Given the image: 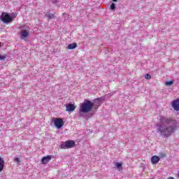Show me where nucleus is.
<instances>
[{
  "label": "nucleus",
  "mask_w": 179,
  "mask_h": 179,
  "mask_svg": "<svg viewBox=\"0 0 179 179\" xmlns=\"http://www.w3.org/2000/svg\"><path fill=\"white\" fill-rule=\"evenodd\" d=\"M94 106V103H93L92 101L85 99L84 102L80 105L79 112L87 114V113L92 111Z\"/></svg>",
  "instance_id": "1"
},
{
  "label": "nucleus",
  "mask_w": 179,
  "mask_h": 179,
  "mask_svg": "<svg viewBox=\"0 0 179 179\" xmlns=\"http://www.w3.org/2000/svg\"><path fill=\"white\" fill-rule=\"evenodd\" d=\"M75 141L73 140H67L64 142H62L59 147L60 149H72L73 148H75Z\"/></svg>",
  "instance_id": "2"
},
{
  "label": "nucleus",
  "mask_w": 179,
  "mask_h": 179,
  "mask_svg": "<svg viewBox=\"0 0 179 179\" xmlns=\"http://www.w3.org/2000/svg\"><path fill=\"white\" fill-rule=\"evenodd\" d=\"M0 20L3 23H12L13 17L9 15V13L3 12L0 16Z\"/></svg>",
  "instance_id": "3"
},
{
  "label": "nucleus",
  "mask_w": 179,
  "mask_h": 179,
  "mask_svg": "<svg viewBox=\"0 0 179 179\" xmlns=\"http://www.w3.org/2000/svg\"><path fill=\"white\" fill-rule=\"evenodd\" d=\"M158 129L159 132L164 133V134H171L174 129H176V125H171L169 127H166L163 125H159L158 127Z\"/></svg>",
  "instance_id": "4"
},
{
  "label": "nucleus",
  "mask_w": 179,
  "mask_h": 179,
  "mask_svg": "<svg viewBox=\"0 0 179 179\" xmlns=\"http://www.w3.org/2000/svg\"><path fill=\"white\" fill-rule=\"evenodd\" d=\"M52 122L57 129L62 128V127H64V120H62V118L56 117L52 120Z\"/></svg>",
  "instance_id": "5"
},
{
  "label": "nucleus",
  "mask_w": 179,
  "mask_h": 179,
  "mask_svg": "<svg viewBox=\"0 0 179 179\" xmlns=\"http://www.w3.org/2000/svg\"><path fill=\"white\" fill-rule=\"evenodd\" d=\"M160 124H176V120H171L170 117H161L160 118Z\"/></svg>",
  "instance_id": "6"
},
{
  "label": "nucleus",
  "mask_w": 179,
  "mask_h": 179,
  "mask_svg": "<svg viewBox=\"0 0 179 179\" xmlns=\"http://www.w3.org/2000/svg\"><path fill=\"white\" fill-rule=\"evenodd\" d=\"M29 31L26 29H22L20 31V36L21 40H24V38H27L29 37Z\"/></svg>",
  "instance_id": "7"
},
{
  "label": "nucleus",
  "mask_w": 179,
  "mask_h": 179,
  "mask_svg": "<svg viewBox=\"0 0 179 179\" xmlns=\"http://www.w3.org/2000/svg\"><path fill=\"white\" fill-rule=\"evenodd\" d=\"M171 106L176 111H179V99H176L173 101L171 103Z\"/></svg>",
  "instance_id": "8"
},
{
  "label": "nucleus",
  "mask_w": 179,
  "mask_h": 179,
  "mask_svg": "<svg viewBox=\"0 0 179 179\" xmlns=\"http://www.w3.org/2000/svg\"><path fill=\"white\" fill-rule=\"evenodd\" d=\"M76 108V106L72 103H67L66 105V111L72 112L75 111V109Z\"/></svg>",
  "instance_id": "9"
},
{
  "label": "nucleus",
  "mask_w": 179,
  "mask_h": 179,
  "mask_svg": "<svg viewBox=\"0 0 179 179\" xmlns=\"http://www.w3.org/2000/svg\"><path fill=\"white\" fill-rule=\"evenodd\" d=\"M160 162V157L157 155H154L151 157V162L152 164H157Z\"/></svg>",
  "instance_id": "10"
},
{
  "label": "nucleus",
  "mask_w": 179,
  "mask_h": 179,
  "mask_svg": "<svg viewBox=\"0 0 179 179\" xmlns=\"http://www.w3.org/2000/svg\"><path fill=\"white\" fill-rule=\"evenodd\" d=\"M52 155H48L46 157H43L41 159L42 164H47L50 160H51Z\"/></svg>",
  "instance_id": "11"
},
{
  "label": "nucleus",
  "mask_w": 179,
  "mask_h": 179,
  "mask_svg": "<svg viewBox=\"0 0 179 179\" xmlns=\"http://www.w3.org/2000/svg\"><path fill=\"white\" fill-rule=\"evenodd\" d=\"M76 47H78V44L76 43H73L69 44L67 46V50H75Z\"/></svg>",
  "instance_id": "12"
},
{
  "label": "nucleus",
  "mask_w": 179,
  "mask_h": 179,
  "mask_svg": "<svg viewBox=\"0 0 179 179\" xmlns=\"http://www.w3.org/2000/svg\"><path fill=\"white\" fill-rule=\"evenodd\" d=\"M5 164V161L0 157V173L3 170V166Z\"/></svg>",
  "instance_id": "13"
},
{
  "label": "nucleus",
  "mask_w": 179,
  "mask_h": 179,
  "mask_svg": "<svg viewBox=\"0 0 179 179\" xmlns=\"http://www.w3.org/2000/svg\"><path fill=\"white\" fill-rule=\"evenodd\" d=\"M115 167L119 171H121V170H122V164L117 162L115 164Z\"/></svg>",
  "instance_id": "14"
},
{
  "label": "nucleus",
  "mask_w": 179,
  "mask_h": 179,
  "mask_svg": "<svg viewBox=\"0 0 179 179\" xmlns=\"http://www.w3.org/2000/svg\"><path fill=\"white\" fill-rule=\"evenodd\" d=\"M45 16L48 17V19H52L54 17V14H51L50 13H47Z\"/></svg>",
  "instance_id": "15"
},
{
  "label": "nucleus",
  "mask_w": 179,
  "mask_h": 179,
  "mask_svg": "<svg viewBox=\"0 0 179 179\" xmlns=\"http://www.w3.org/2000/svg\"><path fill=\"white\" fill-rule=\"evenodd\" d=\"M6 59V55H0V61H4Z\"/></svg>",
  "instance_id": "16"
},
{
  "label": "nucleus",
  "mask_w": 179,
  "mask_h": 179,
  "mask_svg": "<svg viewBox=\"0 0 179 179\" xmlns=\"http://www.w3.org/2000/svg\"><path fill=\"white\" fill-rule=\"evenodd\" d=\"M110 8L111 9V10H115V4L114 3H112L110 4Z\"/></svg>",
  "instance_id": "17"
},
{
  "label": "nucleus",
  "mask_w": 179,
  "mask_h": 179,
  "mask_svg": "<svg viewBox=\"0 0 179 179\" xmlns=\"http://www.w3.org/2000/svg\"><path fill=\"white\" fill-rule=\"evenodd\" d=\"M145 78L147 79L148 80H150V79H152V76H150V74H146L145 76Z\"/></svg>",
  "instance_id": "18"
},
{
  "label": "nucleus",
  "mask_w": 179,
  "mask_h": 179,
  "mask_svg": "<svg viewBox=\"0 0 179 179\" xmlns=\"http://www.w3.org/2000/svg\"><path fill=\"white\" fill-rule=\"evenodd\" d=\"M173 83H174V82L171 80V81L166 82V86H171V85H173Z\"/></svg>",
  "instance_id": "19"
},
{
  "label": "nucleus",
  "mask_w": 179,
  "mask_h": 179,
  "mask_svg": "<svg viewBox=\"0 0 179 179\" xmlns=\"http://www.w3.org/2000/svg\"><path fill=\"white\" fill-rule=\"evenodd\" d=\"M14 160L17 164L20 163V159H19V157H15Z\"/></svg>",
  "instance_id": "20"
},
{
  "label": "nucleus",
  "mask_w": 179,
  "mask_h": 179,
  "mask_svg": "<svg viewBox=\"0 0 179 179\" xmlns=\"http://www.w3.org/2000/svg\"><path fill=\"white\" fill-rule=\"evenodd\" d=\"M168 179H176V178H174L173 177H169Z\"/></svg>",
  "instance_id": "21"
},
{
  "label": "nucleus",
  "mask_w": 179,
  "mask_h": 179,
  "mask_svg": "<svg viewBox=\"0 0 179 179\" xmlns=\"http://www.w3.org/2000/svg\"><path fill=\"white\" fill-rule=\"evenodd\" d=\"M113 2H117V1H118V0H113Z\"/></svg>",
  "instance_id": "22"
},
{
  "label": "nucleus",
  "mask_w": 179,
  "mask_h": 179,
  "mask_svg": "<svg viewBox=\"0 0 179 179\" xmlns=\"http://www.w3.org/2000/svg\"><path fill=\"white\" fill-rule=\"evenodd\" d=\"M0 47H1V43H0Z\"/></svg>",
  "instance_id": "23"
}]
</instances>
